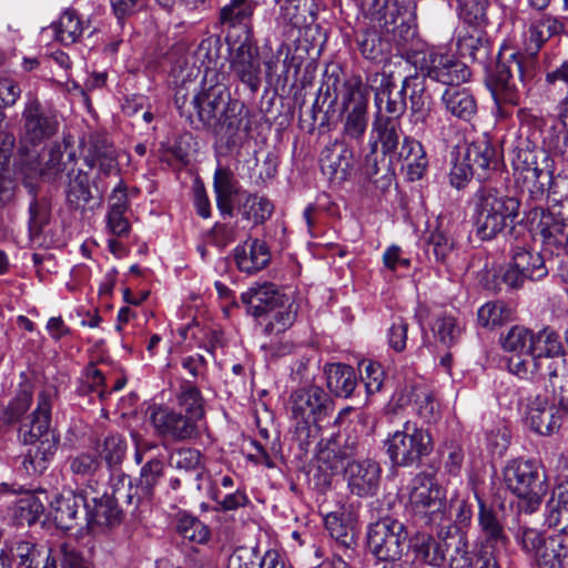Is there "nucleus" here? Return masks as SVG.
Instances as JSON below:
<instances>
[{
  "label": "nucleus",
  "instance_id": "obj_19",
  "mask_svg": "<svg viewBox=\"0 0 568 568\" xmlns=\"http://www.w3.org/2000/svg\"><path fill=\"white\" fill-rule=\"evenodd\" d=\"M233 52L231 69L250 95H254L262 83V64L255 40L239 42L229 47Z\"/></svg>",
  "mask_w": 568,
  "mask_h": 568
},
{
  "label": "nucleus",
  "instance_id": "obj_10",
  "mask_svg": "<svg viewBox=\"0 0 568 568\" xmlns=\"http://www.w3.org/2000/svg\"><path fill=\"white\" fill-rule=\"evenodd\" d=\"M474 498L478 503L479 545L476 555L477 564H480V568H500L498 555L507 548L509 538L496 510L487 506L476 491Z\"/></svg>",
  "mask_w": 568,
  "mask_h": 568
},
{
  "label": "nucleus",
  "instance_id": "obj_64",
  "mask_svg": "<svg viewBox=\"0 0 568 568\" xmlns=\"http://www.w3.org/2000/svg\"><path fill=\"white\" fill-rule=\"evenodd\" d=\"M442 100L446 106H475L476 101L466 88H460L459 84H447V88L442 93Z\"/></svg>",
  "mask_w": 568,
  "mask_h": 568
},
{
  "label": "nucleus",
  "instance_id": "obj_6",
  "mask_svg": "<svg viewBox=\"0 0 568 568\" xmlns=\"http://www.w3.org/2000/svg\"><path fill=\"white\" fill-rule=\"evenodd\" d=\"M356 453L355 440L346 443L343 449L335 453L334 449H328L323 453L321 459L329 458L331 454L336 458L335 463L331 466L332 473L344 469L347 486L352 494L359 497L374 496L381 484L382 468L379 464L373 459L353 460L352 458Z\"/></svg>",
  "mask_w": 568,
  "mask_h": 568
},
{
  "label": "nucleus",
  "instance_id": "obj_35",
  "mask_svg": "<svg viewBox=\"0 0 568 568\" xmlns=\"http://www.w3.org/2000/svg\"><path fill=\"white\" fill-rule=\"evenodd\" d=\"M24 120L23 139L32 144L48 139L58 128V121L51 109H26Z\"/></svg>",
  "mask_w": 568,
  "mask_h": 568
},
{
  "label": "nucleus",
  "instance_id": "obj_3",
  "mask_svg": "<svg viewBox=\"0 0 568 568\" xmlns=\"http://www.w3.org/2000/svg\"><path fill=\"white\" fill-rule=\"evenodd\" d=\"M55 398L53 388H44L37 396V407L21 424L20 438L30 445L23 466L28 473L41 474L48 468L57 450L58 436L51 428V410Z\"/></svg>",
  "mask_w": 568,
  "mask_h": 568
},
{
  "label": "nucleus",
  "instance_id": "obj_55",
  "mask_svg": "<svg viewBox=\"0 0 568 568\" xmlns=\"http://www.w3.org/2000/svg\"><path fill=\"white\" fill-rule=\"evenodd\" d=\"M29 212V233L31 241L33 243L41 245V234L43 233L44 227L49 223L50 210L47 203L40 202L34 199L30 204Z\"/></svg>",
  "mask_w": 568,
  "mask_h": 568
},
{
  "label": "nucleus",
  "instance_id": "obj_42",
  "mask_svg": "<svg viewBox=\"0 0 568 568\" xmlns=\"http://www.w3.org/2000/svg\"><path fill=\"white\" fill-rule=\"evenodd\" d=\"M179 412H183L187 417L201 425L204 418V399L200 389L190 382H183L176 396Z\"/></svg>",
  "mask_w": 568,
  "mask_h": 568
},
{
  "label": "nucleus",
  "instance_id": "obj_28",
  "mask_svg": "<svg viewBox=\"0 0 568 568\" xmlns=\"http://www.w3.org/2000/svg\"><path fill=\"white\" fill-rule=\"evenodd\" d=\"M85 498L88 495L77 494L73 490H63L50 505V515L57 527L70 530L78 525L80 510H84Z\"/></svg>",
  "mask_w": 568,
  "mask_h": 568
},
{
  "label": "nucleus",
  "instance_id": "obj_43",
  "mask_svg": "<svg viewBox=\"0 0 568 568\" xmlns=\"http://www.w3.org/2000/svg\"><path fill=\"white\" fill-rule=\"evenodd\" d=\"M242 196L244 200L239 203V212L243 219L256 225L271 217L274 207L267 197L246 192Z\"/></svg>",
  "mask_w": 568,
  "mask_h": 568
},
{
  "label": "nucleus",
  "instance_id": "obj_58",
  "mask_svg": "<svg viewBox=\"0 0 568 568\" xmlns=\"http://www.w3.org/2000/svg\"><path fill=\"white\" fill-rule=\"evenodd\" d=\"M368 123L366 109H344L343 132L351 139L363 136Z\"/></svg>",
  "mask_w": 568,
  "mask_h": 568
},
{
  "label": "nucleus",
  "instance_id": "obj_38",
  "mask_svg": "<svg viewBox=\"0 0 568 568\" xmlns=\"http://www.w3.org/2000/svg\"><path fill=\"white\" fill-rule=\"evenodd\" d=\"M328 389L338 397H349L357 384L353 367L345 364H329L325 368Z\"/></svg>",
  "mask_w": 568,
  "mask_h": 568
},
{
  "label": "nucleus",
  "instance_id": "obj_60",
  "mask_svg": "<svg viewBox=\"0 0 568 568\" xmlns=\"http://www.w3.org/2000/svg\"><path fill=\"white\" fill-rule=\"evenodd\" d=\"M526 281V276H524L521 271L515 267V264L510 261L506 267L500 268L495 275V287L497 291L517 290L523 287Z\"/></svg>",
  "mask_w": 568,
  "mask_h": 568
},
{
  "label": "nucleus",
  "instance_id": "obj_14",
  "mask_svg": "<svg viewBox=\"0 0 568 568\" xmlns=\"http://www.w3.org/2000/svg\"><path fill=\"white\" fill-rule=\"evenodd\" d=\"M529 353L544 366L548 382L561 379L567 373L566 351L560 335L550 326L532 333Z\"/></svg>",
  "mask_w": 568,
  "mask_h": 568
},
{
  "label": "nucleus",
  "instance_id": "obj_59",
  "mask_svg": "<svg viewBox=\"0 0 568 568\" xmlns=\"http://www.w3.org/2000/svg\"><path fill=\"white\" fill-rule=\"evenodd\" d=\"M78 392L81 395L95 394L101 399L105 396L104 376L94 364H90L85 368V373Z\"/></svg>",
  "mask_w": 568,
  "mask_h": 568
},
{
  "label": "nucleus",
  "instance_id": "obj_30",
  "mask_svg": "<svg viewBox=\"0 0 568 568\" xmlns=\"http://www.w3.org/2000/svg\"><path fill=\"white\" fill-rule=\"evenodd\" d=\"M525 189L528 193V200L535 203V206H541L545 200L558 203V184L554 173L550 170H542L538 166L527 168L524 176Z\"/></svg>",
  "mask_w": 568,
  "mask_h": 568
},
{
  "label": "nucleus",
  "instance_id": "obj_15",
  "mask_svg": "<svg viewBox=\"0 0 568 568\" xmlns=\"http://www.w3.org/2000/svg\"><path fill=\"white\" fill-rule=\"evenodd\" d=\"M100 484L95 481V486L91 483L84 488L85 498L83 518L88 526H113L121 520V510L119 508V500L125 499V491L120 488L113 489V495L110 496L105 491L99 494Z\"/></svg>",
  "mask_w": 568,
  "mask_h": 568
},
{
  "label": "nucleus",
  "instance_id": "obj_17",
  "mask_svg": "<svg viewBox=\"0 0 568 568\" xmlns=\"http://www.w3.org/2000/svg\"><path fill=\"white\" fill-rule=\"evenodd\" d=\"M150 422L155 434L176 443L195 439L201 434V425L192 417L169 406L154 407L150 414Z\"/></svg>",
  "mask_w": 568,
  "mask_h": 568
},
{
  "label": "nucleus",
  "instance_id": "obj_62",
  "mask_svg": "<svg viewBox=\"0 0 568 568\" xmlns=\"http://www.w3.org/2000/svg\"><path fill=\"white\" fill-rule=\"evenodd\" d=\"M416 413L425 423L436 422L440 416L439 406L434 395L423 389L416 394L415 399Z\"/></svg>",
  "mask_w": 568,
  "mask_h": 568
},
{
  "label": "nucleus",
  "instance_id": "obj_48",
  "mask_svg": "<svg viewBox=\"0 0 568 568\" xmlns=\"http://www.w3.org/2000/svg\"><path fill=\"white\" fill-rule=\"evenodd\" d=\"M126 440L120 434H111L106 436L102 444L98 446L100 457L110 468L121 465L126 455Z\"/></svg>",
  "mask_w": 568,
  "mask_h": 568
},
{
  "label": "nucleus",
  "instance_id": "obj_50",
  "mask_svg": "<svg viewBox=\"0 0 568 568\" xmlns=\"http://www.w3.org/2000/svg\"><path fill=\"white\" fill-rule=\"evenodd\" d=\"M169 464L173 468L184 471H196V478H201L203 468L202 455L197 449L181 447L171 452Z\"/></svg>",
  "mask_w": 568,
  "mask_h": 568
},
{
  "label": "nucleus",
  "instance_id": "obj_12",
  "mask_svg": "<svg viewBox=\"0 0 568 568\" xmlns=\"http://www.w3.org/2000/svg\"><path fill=\"white\" fill-rule=\"evenodd\" d=\"M329 406V396L318 386L300 388L291 395V415L301 440L313 436L317 420L326 415Z\"/></svg>",
  "mask_w": 568,
  "mask_h": 568
},
{
  "label": "nucleus",
  "instance_id": "obj_22",
  "mask_svg": "<svg viewBox=\"0 0 568 568\" xmlns=\"http://www.w3.org/2000/svg\"><path fill=\"white\" fill-rule=\"evenodd\" d=\"M79 148L89 169L99 165L104 174H109L116 168L115 149L103 133L84 134L79 139Z\"/></svg>",
  "mask_w": 568,
  "mask_h": 568
},
{
  "label": "nucleus",
  "instance_id": "obj_8",
  "mask_svg": "<svg viewBox=\"0 0 568 568\" xmlns=\"http://www.w3.org/2000/svg\"><path fill=\"white\" fill-rule=\"evenodd\" d=\"M407 61L416 73L432 81L447 84H460L470 78L466 63L442 48H425L407 53Z\"/></svg>",
  "mask_w": 568,
  "mask_h": 568
},
{
  "label": "nucleus",
  "instance_id": "obj_29",
  "mask_svg": "<svg viewBox=\"0 0 568 568\" xmlns=\"http://www.w3.org/2000/svg\"><path fill=\"white\" fill-rule=\"evenodd\" d=\"M221 47L220 39L214 37H207L199 43L192 55L186 57L183 62L182 68L186 71L189 80L197 78L201 73L205 78L210 71L216 69Z\"/></svg>",
  "mask_w": 568,
  "mask_h": 568
},
{
  "label": "nucleus",
  "instance_id": "obj_2",
  "mask_svg": "<svg viewBox=\"0 0 568 568\" xmlns=\"http://www.w3.org/2000/svg\"><path fill=\"white\" fill-rule=\"evenodd\" d=\"M342 68L337 63H329L323 72V80L317 90L312 106H368L373 98L375 106H397L399 103L407 106L406 93L410 89L404 81L398 90L393 83L381 84L378 88L368 87L357 77L341 82Z\"/></svg>",
  "mask_w": 568,
  "mask_h": 568
},
{
  "label": "nucleus",
  "instance_id": "obj_46",
  "mask_svg": "<svg viewBox=\"0 0 568 568\" xmlns=\"http://www.w3.org/2000/svg\"><path fill=\"white\" fill-rule=\"evenodd\" d=\"M513 310L503 301L487 302L477 312L478 324L494 329L511 321Z\"/></svg>",
  "mask_w": 568,
  "mask_h": 568
},
{
  "label": "nucleus",
  "instance_id": "obj_56",
  "mask_svg": "<svg viewBox=\"0 0 568 568\" xmlns=\"http://www.w3.org/2000/svg\"><path fill=\"white\" fill-rule=\"evenodd\" d=\"M534 331L521 326L515 325L501 336L500 342L503 349L510 353H523L530 347Z\"/></svg>",
  "mask_w": 568,
  "mask_h": 568
},
{
  "label": "nucleus",
  "instance_id": "obj_13",
  "mask_svg": "<svg viewBox=\"0 0 568 568\" xmlns=\"http://www.w3.org/2000/svg\"><path fill=\"white\" fill-rule=\"evenodd\" d=\"M408 532L405 525L389 517L372 524L367 531L371 554L381 561H400Z\"/></svg>",
  "mask_w": 568,
  "mask_h": 568
},
{
  "label": "nucleus",
  "instance_id": "obj_18",
  "mask_svg": "<svg viewBox=\"0 0 568 568\" xmlns=\"http://www.w3.org/2000/svg\"><path fill=\"white\" fill-rule=\"evenodd\" d=\"M354 148L345 140H334L321 152L320 165L322 173L334 185L348 181L356 166Z\"/></svg>",
  "mask_w": 568,
  "mask_h": 568
},
{
  "label": "nucleus",
  "instance_id": "obj_40",
  "mask_svg": "<svg viewBox=\"0 0 568 568\" xmlns=\"http://www.w3.org/2000/svg\"><path fill=\"white\" fill-rule=\"evenodd\" d=\"M324 524L337 547L345 550L354 548L356 545L355 530L344 513L332 511L327 514L324 518Z\"/></svg>",
  "mask_w": 568,
  "mask_h": 568
},
{
  "label": "nucleus",
  "instance_id": "obj_41",
  "mask_svg": "<svg viewBox=\"0 0 568 568\" xmlns=\"http://www.w3.org/2000/svg\"><path fill=\"white\" fill-rule=\"evenodd\" d=\"M226 568H288L275 552H267L262 559L247 548L236 549L229 558Z\"/></svg>",
  "mask_w": 568,
  "mask_h": 568
},
{
  "label": "nucleus",
  "instance_id": "obj_49",
  "mask_svg": "<svg viewBox=\"0 0 568 568\" xmlns=\"http://www.w3.org/2000/svg\"><path fill=\"white\" fill-rule=\"evenodd\" d=\"M55 37L63 44H72L81 37L83 27L82 22L72 10H67L60 17L59 21L53 24Z\"/></svg>",
  "mask_w": 568,
  "mask_h": 568
},
{
  "label": "nucleus",
  "instance_id": "obj_57",
  "mask_svg": "<svg viewBox=\"0 0 568 568\" xmlns=\"http://www.w3.org/2000/svg\"><path fill=\"white\" fill-rule=\"evenodd\" d=\"M231 95L223 84L211 85L193 95L192 106H230Z\"/></svg>",
  "mask_w": 568,
  "mask_h": 568
},
{
  "label": "nucleus",
  "instance_id": "obj_27",
  "mask_svg": "<svg viewBox=\"0 0 568 568\" xmlns=\"http://www.w3.org/2000/svg\"><path fill=\"white\" fill-rule=\"evenodd\" d=\"M287 295L283 294L275 284L264 282L256 283L246 292L241 294V301L246 307L247 314L255 318H261L281 305Z\"/></svg>",
  "mask_w": 568,
  "mask_h": 568
},
{
  "label": "nucleus",
  "instance_id": "obj_11",
  "mask_svg": "<svg viewBox=\"0 0 568 568\" xmlns=\"http://www.w3.org/2000/svg\"><path fill=\"white\" fill-rule=\"evenodd\" d=\"M386 453L396 466L418 465L423 457L433 450V439L428 430L407 420L400 430L394 432L384 443Z\"/></svg>",
  "mask_w": 568,
  "mask_h": 568
},
{
  "label": "nucleus",
  "instance_id": "obj_24",
  "mask_svg": "<svg viewBox=\"0 0 568 568\" xmlns=\"http://www.w3.org/2000/svg\"><path fill=\"white\" fill-rule=\"evenodd\" d=\"M250 118L248 109H223L214 134L230 149L240 146L251 131Z\"/></svg>",
  "mask_w": 568,
  "mask_h": 568
},
{
  "label": "nucleus",
  "instance_id": "obj_47",
  "mask_svg": "<svg viewBox=\"0 0 568 568\" xmlns=\"http://www.w3.org/2000/svg\"><path fill=\"white\" fill-rule=\"evenodd\" d=\"M92 199L90 178L87 172L78 170L69 174V187L67 192L68 203L72 209L84 207Z\"/></svg>",
  "mask_w": 568,
  "mask_h": 568
},
{
  "label": "nucleus",
  "instance_id": "obj_34",
  "mask_svg": "<svg viewBox=\"0 0 568 568\" xmlns=\"http://www.w3.org/2000/svg\"><path fill=\"white\" fill-rule=\"evenodd\" d=\"M398 109H377L373 130L382 144L384 154L395 153L399 142Z\"/></svg>",
  "mask_w": 568,
  "mask_h": 568
},
{
  "label": "nucleus",
  "instance_id": "obj_16",
  "mask_svg": "<svg viewBox=\"0 0 568 568\" xmlns=\"http://www.w3.org/2000/svg\"><path fill=\"white\" fill-rule=\"evenodd\" d=\"M257 3L254 0H230L220 10V23L226 32L229 47L239 42L255 40L252 19Z\"/></svg>",
  "mask_w": 568,
  "mask_h": 568
},
{
  "label": "nucleus",
  "instance_id": "obj_31",
  "mask_svg": "<svg viewBox=\"0 0 568 568\" xmlns=\"http://www.w3.org/2000/svg\"><path fill=\"white\" fill-rule=\"evenodd\" d=\"M456 47L462 57L483 64L486 62L490 50L484 27L479 26H463L458 30Z\"/></svg>",
  "mask_w": 568,
  "mask_h": 568
},
{
  "label": "nucleus",
  "instance_id": "obj_63",
  "mask_svg": "<svg viewBox=\"0 0 568 568\" xmlns=\"http://www.w3.org/2000/svg\"><path fill=\"white\" fill-rule=\"evenodd\" d=\"M362 381L368 394H375L382 389L384 372L379 364L363 362L361 364Z\"/></svg>",
  "mask_w": 568,
  "mask_h": 568
},
{
  "label": "nucleus",
  "instance_id": "obj_37",
  "mask_svg": "<svg viewBox=\"0 0 568 568\" xmlns=\"http://www.w3.org/2000/svg\"><path fill=\"white\" fill-rule=\"evenodd\" d=\"M546 524L550 528L568 530V481L559 484L546 504Z\"/></svg>",
  "mask_w": 568,
  "mask_h": 568
},
{
  "label": "nucleus",
  "instance_id": "obj_1",
  "mask_svg": "<svg viewBox=\"0 0 568 568\" xmlns=\"http://www.w3.org/2000/svg\"><path fill=\"white\" fill-rule=\"evenodd\" d=\"M564 30L560 20L550 16H542L534 20L525 39V54L508 45H501L496 62L486 65L485 83L489 90L496 106L503 104L517 105L518 93L514 82V73L517 72L524 80L529 75L534 59L542 45L554 36Z\"/></svg>",
  "mask_w": 568,
  "mask_h": 568
},
{
  "label": "nucleus",
  "instance_id": "obj_21",
  "mask_svg": "<svg viewBox=\"0 0 568 568\" xmlns=\"http://www.w3.org/2000/svg\"><path fill=\"white\" fill-rule=\"evenodd\" d=\"M409 499L418 511L429 515L432 520L443 518V491L429 475L418 474L414 477Z\"/></svg>",
  "mask_w": 568,
  "mask_h": 568
},
{
  "label": "nucleus",
  "instance_id": "obj_54",
  "mask_svg": "<svg viewBox=\"0 0 568 568\" xmlns=\"http://www.w3.org/2000/svg\"><path fill=\"white\" fill-rule=\"evenodd\" d=\"M44 513V505L39 497L27 495L14 507V518L19 524H34Z\"/></svg>",
  "mask_w": 568,
  "mask_h": 568
},
{
  "label": "nucleus",
  "instance_id": "obj_25",
  "mask_svg": "<svg viewBox=\"0 0 568 568\" xmlns=\"http://www.w3.org/2000/svg\"><path fill=\"white\" fill-rule=\"evenodd\" d=\"M562 410L559 405H549L546 396L537 395L527 408L526 420L529 427L537 434L549 436L561 426Z\"/></svg>",
  "mask_w": 568,
  "mask_h": 568
},
{
  "label": "nucleus",
  "instance_id": "obj_5",
  "mask_svg": "<svg viewBox=\"0 0 568 568\" xmlns=\"http://www.w3.org/2000/svg\"><path fill=\"white\" fill-rule=\"evenodd\" d=\"M506 488L518 498L520 513H536L548 491L547 475L542 466L532 459H514L504 468Z\"/></svg>",
  "mask_w": 568,
  "mask_h": 568
},
{
  "label": "nucleus",
  "instance_id": "obj_53",
  "mask_svg": "<svg viewBox=\"0 0 568 568\" xmlns=\"http://www.w3.org/2000/svg\"><path fill=\"white\" fill-rule=\"evenodd\" d=\"M176 529L183 538L197 544L205 542L210 537L209 527L196 517L187 514L179 516Z\"/></svg>",
  "mask_w": 568,
  "mask_h": 568
},
{
  "label": "nucleus",
  "instance_id": "obj_20",
  "mask_svg": "<svg viewBox=\"0 0 568 568\" xmlns=\"http://www.w3.org/2000/svg\"><path fill=\"white\" fill-rule=\"evenodd\" d=\"M416 8L414 0H389L378 24L402 42H408L416 36Z\"/></svg>",
  "mask_w": 568,
  "mask_h": 568
},
{
  "label": "nucleus",
  "instance_id": "obj_51",
  "mask_svg": "<svg viewBox=\"0 0 568 568\" xmlns=\"http://www.w3.org/2000/svg\"><path fill=\"white\" fill-rule=\"evenodd\" d=\"M357 45L362 55L371 61L381 62L385 59L388 43L374 31L364 32L357 37Z\"/></svg>",
  "mask_w": 568,
  "mask_h": 568
},
{
  "label": "nucleus",
  "instance_id": "obj_45",
  "mask_svg": "<svg viewBox=\"0 0 568 568\" xmlns=\"http://www.w3.org/2000/svg\"><path fill=\"white\" fill-rule=\"evenodd\" d=\"M297 308L295 303L290 296H286L281 305L274 307L267 317H270L265 325L266 334H280L288 329L296 320Z\"/></svg>",
  "mask_w": 568,
  "mask_h": 568
},
{
  "label": "nucleus",
  "instance_id": "obj_9",
  "mask_svg": "<svg viewBox=\"0 0 568 568\" xmlns=\"http://www.w3.org/2000/svg\"><path fill=\"white\" fill-rule=\"evenodd\" d=\"M456 149L450 182L457 189H460L474 175L478 180H486L489 171L497 164L496 150L486 135L474 142L458 145Z\"/></svg>",
  "mask_w": 568,
  "mask_h": 568
},
{
  "label": "nucleus",
  "instance_id": "obj_36",
  "mask_svg": "<svg viewBox=\"0 0 568 568\" xmlns=\"http://www.w3.org/2000/svg\"><path fill=\"white\" fill-rule=\"evenodd\" d=\"M213 187L216 205L222 215H233V197L240 194V183L233 171L219 166L214 172Z\"/></svg>",
  "mask_w": 568,
  "mask_h": 568
},
{
  "label": "nucleus",
  "instance_id": "obj_33",
  "mask_svg": "<svg viewBox=\"0 0 568 568\" xmlns=\"http://www.w3.org/2000/svg\"><path fill=\"white\" fill-rule=\"evenodd\" d=\"M234 260L241 272L253 274L268 264L271 253L265 242L254 239L234 248Z\"/></svg>",
  "mask_w": 568,
  "mask_h": 568
},
{
  "label": "nucleus",
  "instance_id": "obj_39",
  "mask_svg": "<svg viewBox=\"0 0 568 568\" xmlns=\"http://www.w3.org/2000/svg\"><path fill=\"white\" fill-rule=\"evenodd\" d=\"M511 261L527 280L539 281L548 274L546 262L537 252L516 246L513 248Z\"/></svg>",
  "mask_w": 568,
  "mask_h": 568
},
{
  "label": "nucleus",
  "instance_id": "obj_44",
  "mask_svg": "<svg viewBox=\"0 0 568 568\" xmlns=\"http://www.w3.org/2000/svg\"><path fill=\"white\" fill-rule=\"evenodd\" d=\"M507 367L513 375L521 379L531 381L538 377L548 382L544 366L529 353V348L526 353H516L509 357Z\"/></svg>",
  "mask_w": 568,
  "mask_h": 568
},
{
  "label": "nucleus",
  "instance_id": "obj_61",
  "mask_svg": "<svg viewBox=\"0 0 568 568\" xmlns=\"http://www.w3.org/2000/svg\"><path fill=\"white\" fill-rule=\"evenodd\" d=\"M223 109H187L181 113L190 119L195 129L206 128L215 132Z\"/></svg>",
  "mask_w": 568,
  "mask_h": 568
},
{
  "label": "nucleus",
  "instance_id": "obj_4",
  "mask_svg": "<svg viewBox=\"0 0 568 568\" xmlns=\"http://www.w3.org/2000/svg\"><path fill=\"white\" fill-rule=\"evenodd\" d=\"M473 202L476 234L484 241L511 226L520 207L518 199L490 186H481L474 194Z\"/></svg>",
  "mask_w": 568,
  "mask_h": 568
},
{
  "label": "nucleus",
  "instance_id": "obj_23",
  "mask_svg": "<svg viewBox=\"0 0 568 568\" xmlns=\"http://www.w3.org/2000/svg\"><path fill=\"white\" fill-rule=\"evenodd\" d=\"M164 475V462L159 456H151L141 467L140 476L133 487L131 480L124 475H120V481L124 485L128 479L129 490L125 494V501L129 505H138L142 499H151L155 486Z\"/></svg>",
  "mask_w": 568,
  "mask_h": 568
},
{
  "label": "nucleus",
  "instance_id": "obj_7",
  "mask_svg": "<svg viewBox=\"0 0 568 568\" xmlns=\"http://www.w3.org/2000/svg\"><path fill=\"white\" fill-rule=\"evenodd\" d=\"M514 538L538 568L568 567V536L557 534L546 537L536 528L520 526L514 532Z\"/></svg>",
  "mask_w": 568,
  "mask_h": 568
},
{
  "label": "nucleus",
  "instance_id": "obj_32",
  "mask_svg": "<svg viewBox=\"0 0 568 568\" xmlns=\"http://www.w3.org/2000/svg\"><path fill=\"white\" fill-rule=\"evenodd\" d=\"M425 253L432 262L446 264L454 252L455 241L448 234L443 220L437 219L434 224H429L424 236Z\"/></svg>",
  "mask_w": 568,
  "mask_h": 568
},
{
  "label": "nucleus",
  "instance_id": "obj_26",
  "mask_svg": "<svg viewBox=\"0 0 568 568\" xmlns=\"http://www.w3.org/2000/svg\"><path fill=\"white\" fill-rule=\"evenodd\" d=\"M528 219L531 223H537L546 245H554L568 257V223L564 219H558L544 210L542 206H534L529 212Z\"/></svg>",
  "mask_w": 568,
  "mask_h": 568
},
{
  "label": "nucleus",
  "instance_id": "obj_52",
  "mask_svg": "<svg viewBox=\"0 0 568 568\" xmlns=\"http://www.w3.org/2000/svg\"><path fill=\"white\" fill-rule=\"evenodd\" d=\"M488 0H458V16L464 26L484 27L487 23Z\"/></svg>",
  "mask_w": 568,
  "mask_h": 568
}]
</instances>
